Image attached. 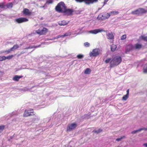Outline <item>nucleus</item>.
<instances>
[{"label": "nucleus", "mask_w": 147, "mask_h": 147, "mask_svg": "<svg viewBox=\"0 0 147 147\" xmlns=\"http://www.w3.org/2000/svg\"><path fill=\"white\" fill-rule=\"evenodd\" d=\"M6 60V57L4 56H0V61H2Z\"/></svg>", "instance_id": "24"}, {"label": "nucleus", "mask_w": 147, "mask_h": 147, "mask_svg": "<svg viewBox=\"0 0 147 147\" xmlns=\"http://www.w3.org/2000/svg\"><path fill=\"white\" fill-rule=\"evenodd\" d=\"M106 32L105 30H104L102 28L95 29L93 30H91L89 31V32L91 34H96L98 33L101 32Z\"/></svg>", "instance_id": "11"}, {"label": "nucleus", "mask_w": 147, "mask_h": 147, "mask_svg": "<svg viewBox=\"0 0 147 147\" xmlns=\"http://www.w3.org/2000/svg\"><path fill=\"white\" fill-rule=\"evenodd\" d=\"M111 58H108L105 61V62L106 63H108L109 62H111Z\"/></svg>", "instance_id": "31"}, {"label": "nucleus", "mask_w": 147, "mask_h": 147, "mask_svg": "<svg viewBox=\"0 0 147 147\" xmlns=\"http://www.w3.org/2000/svg\"><path fill=\"white\" fill-rule=\"evenodd\" d=\"M125 138L124 136H123L121 137L120 138H117L116 139V140L117 141H121L122 139Z\"/></svg>", "instance_id": "36"}, {"label": "nucleus", "mask_w": 147, "mask_h": 147, "mask_svg": "<svg viewBox=\"0 0 147 147\" xmlns=\"http://www.w3.org/2000/svg\"><path fill=\"white\" fill-rule=\"evenodd\" d=\"M40 45H38L37 46H32V48H36L38 47H40Z\"/></svg>", "instance_id": "40"}, {"label": "nucleus", "mask_w": 147, "mask_h": 147, "mask_svg": "<svg viewBox=\"0 0 147 147\" xmlns=\"http://www.w3.org/2000/svg\"><path fill=\"white\" fill-rule=\"evenodd\" d=\"M12 51L11 49V48L10 49H9L8 50H6L5 51H4L3 52V53H7V54L9 53L11 51Z\"/></svg>", "instance_id": "30"}, {"label": "nucleus", "mask_w": 147, "mask_h": 147, "mask_svg": "<svg viewBox=\"0 0 147 147\" xmlns=\"http://www.w3.org/2000/svg\"><path fill=\"white\" fill-rule=\"evenodd\" d=\"M142 46L141 44L137 43L135 44L134 46L132 45H129L127 46V51H129L132 49H140L142 47Z\"/></svg>", "instance_id": "3"}, {"label": "nucleus", "mask_w": 147, "mask_h": 147, "mask_svg": "<svg viewBox=\"0 0 147 147\" xmlns=\"http://www.w3.org/2000/svg\"><path fill=\"white\" fill-rule=\"evenodd\" d=\"M147 11L143 8H139L134 11H132L131 13L133 14L140 15L141 14L145 13Z\"/></svg>", "instance_id": "5"}, {"label": "nucleus", "mask_w": 147, "mask_h": 147, "mask_svg": "<svg viewBox=\"0 0 147 147\" xmlns=\"http://www.w3.org/2000/svg\"><path fill=\"white\" fill-rule=\"evenodd\" d=\"M68 24V22H67L65 20H63L60 21L59 22V24L60 26H65Z\"/></svg>", "instance_id": "18"}, {"label": "nucleus", "mask_w": 147, "mask_h": 147, "mask_svg": "<svg viewBox=\"0 0 147 147\" xmlns=\"http://www.w3.org/2000/svg\"><path fill=\"white\" fill-rule=\"evenodd\" d=\"M102 131V130L101 129H99L98 130H93V132L97 134H98L99 133L101 132Z\"/></svg>", "instance_id": "25"}, {"label": "nucleus", "mask_w": 147, "mask_h": 147, "mask_svg": "<svg viewBox=\"0 0 147 147\" xmlns=\"http://www.w3.org/2000/svg\"><path fill=\"white\" fill-rule=\"evenodd\" d=\"M143 129H145V130H147V129H146V128H145L140 129H139L138 130H135V131H132L131 132V133L132 134H135V133H136L137 132L140 131L141 130H143Z\"/></svg>", "instance_id": "20"}, {"label": "nucleus", "mask_w": 147, "mask_h": 147, "mask_svg": "<svg viewBox=\"0 0 147 147\" xmlns=\"http://www.w3.org/2000/svg\"><path fill=\"white\" fill-rule=\"evenodd\" d=\"M110 15V13H105L104 14L100 13L98 15L97 18L98 20L101 21H103L109 18Z\"/></svg>", "instance_id": "6"}, {"label": "nucleus", "mask_w": 147, "mask_h": 147, "mask_svg": "<svg viewBox=\"0 0 147 147\" xmlns=\"http://www.w3.org/2000/svg\"><path fill=\"white\" fill-rule=\"evenodd\" d=\"M117 47L116 46V45H114V44H112L111 45V50L112 51H114L116 48H117Z\"/></svg>", "instance_id": "19"}, {"label": "nucleus", "mask_w": 147, "mask_h": 147, "mask_svg": "<svg viewBox=\"0 0 147 147\" xmlns=\"http://www.w3.org/2000/svg\"><path fill=\"white\" fill-rule=\"evenodd\" d=\"M127 94H126V95H127L128 96H129V89H128L127 90Z\"/></svg>", "instance_id": "42"}, {"label": "nucleus", "mask_w": 147, "mask_h": 147, "mask_svg": "<svg viewBox=\"0 0 147 147\" xmlns=\"http://www.w3.org/2000/svg\"><path fill=\"white\" fill-rule=\"evenodd\" d=\"M141 38L143 40L147 41V36H141Z\"/></svg>", "instance_id": "32"}, {"label": "nucleus", "mask_w": 147, "mask_h": 147, "mask_svg": "<svg viewBox=\"0 0 147 147\" xmlns=\"http://www.w3.org/2000/svg\"><path fill=\"white\" fill-rule=\"evenodd\" d=\"M71 34V33L70 32H67L64 34L61 35H59L57 37V38H59L61 37H64L65 36H70Z\"/></svg>", "instance_id": "16"}, {"label": "nucleus", "mask_w": 147, "mask_h": 147, "mask_svg": "<svg viewBox=\"0 0 147 147\" xmlns=\"http://www.w3.org/2000/svg\"><path fill=\"white\" fill-rule=\"evenodd\" d=\"M35 115L34 110L32 109L27 110L26 109L23 114L24 117H28Z\"/></svg>", "instance_id": "7"}, {"label": "nucleus", "mask_w": 147, "mask_h": 147, "mask_svg": "<svg viewBox=\"0 0 147 147\" xmlns=\"http://www.w3.org/2000/svg\"><path fill=\"white\" fill-rule=\"evenodd\" d=\"M143 145L146 147H147V143H145Z\"/></svg>", "instance_id": "44"}, {"label": "nucleus", "mask_w": 147, "mask_h": 147, "mask_svg": "<svg viewBox=\"0 0 147 147\" xmlns=\"http://www.w3.org/2000/svg\"><path fill=\"white\" fill-rule=\"evenodd\" d=\"M75 1L77 2L80 3H81L84 1L86 3V0H75Z\"/></svg>", "instance_id": "37"}, {"label": "nucleus", "mask_w": 147, "mask_h": 147, "mask_svg": "<svg viewBox=\"0 0 147 147\" xmlns=\"http://www.w3.org/2000/svg\"><path fill=\"white\" fill-rule=\"evenodd\" d=\"M129 96L127 95H124L122 97V99L124 100H126L128 98Z\"/></svg>", "instance_id": "29"}, {"label": "nucleus", "mask_w": 147, "mask_h": 147, "mask_svg": "<svg viewBox=\"0 0 147 147\" xmlns=\"http://www.w3.org/2000/svg\"><path fill=\"white\" fill-rule=\"evenodd\" d=\"M77 125L76 123H72L69 124L67 129V131H70L74 129L77 127Z\"/></svg>", "instance_id": "8"}, {"label": "nucleus", "mask_w": 147, "mask_h": 147, "mask_svg": "<svg viewBox=\"0 0 147 147\" xmlns=\"http://www.w3.org/2000/svg\"><path fill=\"white\" fill-rule=\"evenodd\" d=\"M84 46L86 47H89L90 46V44L88 42H85L84 44Z\"/></svg>", "instance_id": "35"}, {"label": "nucleus", "mask_w": 147, "mask_h": 147, "mask_svg": "<svg viewBox=\"0 0 147 147\" xmlns=\"http://www.w3.org/2000/svg\"><path fill=\"white\" fill-rule=\"evenodd\" d=\"M0 7L3 8L4 7V5L3 3H0Z\"/></svg>", "instance_id": "39"}, {"label": "nucleus", "mask_w": 147, "mask_h": 147, "mask_svg": "<svg viewBox=\"0 0 147 147\" xmlns=\"http://www.w3.org/2000/svg\"><path fill=\"white\" fill-rule=\"evenodd\" d=\"M126 38V35L124 34L121 36V40H123L125 39Z\"/></svg>", "instance_id": "34"}, {"label": "nucleus", "mask_w": 147, "mask_h": 147, "mask_svg": "<svg viewBox=\"0 0 147 147\" xmlns=\"http://www.w3.org/2000/svg\"><path fill=\"white\" fill-rule=\"evenodd\" d=\"M23 77V76H19L18 75H15L13 77V80L15 81H18L20 79L22 78Z\"/></svg>", "instance_id": "15"}, {"label": "nucleus", "mask_w": 147, "mask_h": 147, "mask_svg": "<svg viewBox=\"0 0 147 147\" xmlns=\"http://www.w3.org/2000/svg\"><path fill=\"white\" fill-rule=\"evenodd\" d=\"M53 0H47L45 4H49L53 3Z\"/></svg>", "instance_id": "26"}, {"label": "nucleus", "mask_w": 147, "mask_h": 147, "mask_svg": "<svg viewBox=\"0 0 147 147\" xmlns=\"http://www.w3.org/2000/svg\"><path fill=\"white\" fill-rule=\"evenodd\" d=\"M84 56L82 54H79L76 57L78 59H81L83 58Z\"/></svg>", "instance_id": "27"}, {"label": "nucleus", "mask_w": 147, "mask_h": 147, "mask_svg": "<svg viewBox=\"0 0 147 147\" xmlns=\"http://www.w3.org/2000/svg\"><path fill=\"white\" fill-rule=\"evenodd\" d=\"M28 19L26 18H20L15 19V21L18 23L20 24L23 22L28 21Z\"/></svg>", "instance_id": "10"}, {"label": "nucleus", "mask_w": 147, "mask_h": 147, "mask_svg": "<svg viewBox=\"0 0 147 147\" xmlns=\"http://www.w3.org/2000/svg\"><path fill=\"white\" fill-rule=\"evenodd\" d=\"M107 1V0H105L104 2V4H105Z\"/></svg>", "instance_id": "43"}, {"label": "nucleus", "mask_w": 147, "mask_h": 147, "mask_svg": "<svg viewBox=\"0 0 147 147\" xmlns=\"http://www.w3.org/2000/svg\"><path fill=\"white\" fill-rule=\"evenodd\" d=\"M109 13H110V14H111V15H115L118 14L119 12L117 11H111Z\"/></svg>", "instance_id": "21"}, {"label": "nucleus", "mask_w": 147, "mask_h": 147, "mask_svg": "<svg viewBox=\"0 0 147 147\" xmlns=\"http://www.w3.org/2000/svg\"><path fill=\"white\" fill-rule=\"evenodd\" d=\"M23 14L25 16H30L32 14V12L29 11L28 9L24 8L22 11Z\"/></svg>", "instance_id": "13"}, {"label": "nucleus", "mask_w": 147, "mask_h": 147, "mask_svg": "<svg viewBox=\"0 0 147 147\" xmlns=\"http://www.w3.org/2000/svg\"><path fill=\"white\" fill-rule=\"evenodd\" d=\"M91 72V70L89 68H87L84 71V73L86 74H89Z\"/></svg>", "instance_id": "22"}, {"label": "nucleus", "mask_w": 147, "mask_h": 147, "mask_svg": "<svg viewBox=\"0 0 147 147\" xmlns=\"http://www.w3.org/2000/svg\"><path fill=\"white\" fill-rule=\"evenodd\" d=\"M5 128V126L3 125L0 126V133Z\"/></svg>", "instance_id": "33"}, {"label": "nucleus", "mask_w": 147, "mask_h": 147, "mask_svg": "<svg viewBox=\"0 0 147 147\" xmlns=\"http://www.w3.org/2000/svg\"><path fill=\"white\" fill-rule=\"evenodd\" d=\"M19 47V46L17 44H16L14 45L13 46V47H11V49L13 51V49L16 50Z\"/></svg>", "instance_id": "23"}, {"label": "nucleus", "mask_w": 147, "mask_h": 147, "mask_svg": "<svg viewBox=\"0 0 147 147\" xmlns=\"http://www.w3.org/2000/svg\"><path fill=\"white\" fill-rule=\"evenodd\" d=\"M48 30L47 28H43L42 30L40 28L36 31V33L38 34L42 35L48 32Z\"/></svg>", "instance_id": "9"}, {"label": "nucleus", "mask_w": 147, "mask_h": 147, "mask_svg": "<svg viewBox=\"0 0 147 147\" xmlns=\"http://www.w3.org/2000/svg\"><path fill=\"white\" fill-rule=\"evenodd\" d=\"M98 0H86V3L90 4H92L97 2Z\"/></svg>", "instance_id": "14"}, {"label": "nucleus", "mask_w": 147, "mask_h": 147, "mask_svg": "<svg viewBox=\"0 0 147 147\" xmlns=\"http://www.w3.org/2000/svg\"><path fill=\"white\" fill-rule=\"evenodd\" d=\"M143 72L144 73H147V68L143 69Z\"/></svg>", "instance_id": "38"}, {"label": "nucleus", "mask_w": 147, "mask_h": 147, "mask_svg": "<svg viewBox=\"0 0 147 147\" xmlns=\"http://www.w3.org/2000/svg\"><path fill=\"white\" fill-rule=\"evenodd\" d=\"M122 59L121 57L116 56L113 58L110 63L109 67L110 68L118 65L121 62Z\"/></svg>", "instance_id": "1"}, {"label": "nucleus", "mask_w": 147, "mask_h": 147, "mask_svg": "<svg viewBox=\"0 0 147 147\" xmlns=\"http://www.w3.org/2000/svg\"><path fill=\"white\" fill-rule=\"evenodd\" d=\"M24 53V52H21V54H22Z\"/></svg>", "instance_id": "46"}, {"label": "nucleus", "mask_w": 147, "mask_h": 147, "mask_svg": "<svg viewBox=\"0 0 147 147\" xmlns=\"http://www.w3.org/2000/svg\"><path fill=\"white\" fill-rule=\"evenodd\" d=\"M107 36H108L107 38L109 39H113L114 38V36L112 33H108L107 34Z\"/></svg>", "instance_id": "17"}, {"label": "nucleus", "mask_w": 147, "mask_h": 147, "mask_svg": "<svg viewBox=\"0 0 147 147\" xmlns=\"http://www.w3.org/2000/svg\"><path fill=\"white\" fill-rule=\"evenodd\" d=\"M32 46H29V47H27L26 48H25V49H32Z\"/></svg>", "instance_id": "41"}, {"label": "nucleus", "mask_w": 147, "mask_h": 147, "mask_svg": "<svg viewBox=\"0 0 147 147\" xmlns=\"http://www.w3.org/2000/svg\"><path fill=\"white\" fill-rule=\"evenodd\" d=\"M36 119V118H34L33 119L34 121H35Z\"/></svg>", "instance_id": "45"}, {"label": "nucleus", "mask_w": 147, "mask_h": 147, "mask_svg": "<svg viewBox=\"0 0 147 147\" xmlns=\"http://www.w3.org/2000/svg\"><path fill=\"white\" fill-rule=\"evenodd\" d=\"M14 55H9L7 57H6V59H12V58L13 57Z\"/></svg>", "instance_id": "28"}, {"label": "nucleus", "mask_w": 147, "mask_h": 147, "mask_svg": "<svg viewBox=\"0 0 147 147\" xmlns=\"http://www.w3.org/2000/svg\"><path fill=\"white\" fill-rule=\"evenodd\" d=\"M100 54H101V51L98 48L93 49L89 53V56L91 57H96Z\"/></svg>", "instance_id": "2"}, {"label": "nucleus", "mask_w": 147, "mask_h": 147, "mask_svg": "<svg viewBox=\"0 0 147 147\" xmlns=\"http://www.w3.org/2000/svg\"><path fill=\"white\" fill-rule=\"evenodd\" d=\"M73 11L72 9H67L65 7V9H64V10L63 11V12L65 13V14L67 15H71Z\"/></svg>", "instance_id": "12"}, {"label": "nucleus", "mask_w": 147, "mask_h": 147, "mask_svg": "<svg viewBox=\"0 0 147 147\" xmlns=\"http://www.w3.org/2000/svg\"><path fill=\"white\" fill-rule=\"evenodd\" d=\"M65 7V3L63 2H61L58 4L55 7V9L58 12H63Z\"/></svg>", "instance_id": "4"}]
</instances>
